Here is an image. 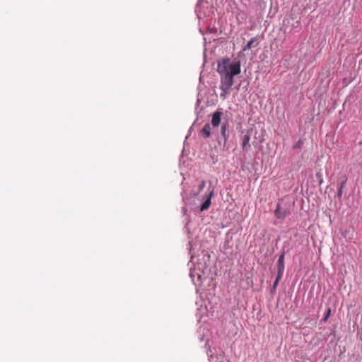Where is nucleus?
I'll use <instances>...</instances> for the list:
<instances>
[{
    "label": "nucleus",
    "mask_w": 362,
    "mask_h": 362,
    "mask_svg": "<svg viewBox=\"0 0 362 362\" xmlns=\"http://www.w3.org/2000/svg\"><path fill=\"white\" fill-rule=\"evenodd\" d=\"M257 45H258V42H257L256 37H252L247 43V45L243 48V51L249 50L251 48L256 47Z\"/></svg>",
    "instance_id": "0eeeda50"
},
{
    "label": "nucleus",
    "mask_w": 362,
    "mask_h": 362,
    "mask_svg": "<svg viewBox=\"0 0 362 362\" xmlns=\"http://www.w3.org/2000/svg\"><path fill=\"white\" fill-rule=\"evenodd\" d=\"M291 214L289 206L286 204L279 202L274 211V215L278 219H284Z\"/></svg>",
    "instance_id": "f03ea898"
},
{
    "label": "nucleus",
    "mask_w": 362,
    "mask_h": 362,
    "mask_svg": "<svg viewBox=\"0 0 362 362\" xmlns=\"http://www.w3.org/2000/svg\"><path fill=\"white\" fill-rule=\"evenodd\" d=\"M204 186H205V182L203 180V181H202L201 185L199 186V190L201 191L204 187Z\"/></svg>",
    "instance_id": "4468645a"
},
{
    "label": "nucleus",
    "mask_w": 362,
    "mask_h": 362,
    "mask_svg": "<svg viewBox=\"0 0 362 362\" xmlns=\"http://www.w3.org/2000/svg\"><path fill=\"white\" fill-rule=\"evenodd\" d=\"M214 194V190H211L209 194V196L207 197V199L204 201V202L202 204L201 207H200V211H205V210H207L210 205H211V197Z\"/></svg>",
    "instance_id": "20e7f679"
},
{
    "label": "nucleus",
    "mask_w": 362,
    "mask_h": 362,
    "mask_svg": "<svg viewBox=\"0 0 362 362\" xmlns=\"http://www.w3.org/2000/svg\"><path fill=\"white\" fill-rule=\"evenodd\" d=\"M331 315V309L330 308H328L327 312H326V314H325V316L324 317V318L322 320L323 322H326L328 320V318Z\"/></svg>",
    "instance_id": "f8f14e48"
},
{
    "label": "nucleus",
    "mask_w": 362,
    "mask_h": 362,
    "mask_svg": "<svg viewBox=\"0 0 362 362\" xmlns=\"http://www.w3.org/2000/svg\"><path fill=\"white\" fill-rule=\"evenodd\" d=\"M284 271V252H283L278 259V273L283 274Z\"/></svg>",
    "instance_id": "39448f33"
},
{
    "label": "nucleus",
    "mask_w": 362,
    "mask_h": 362,
    "mask_svg": "<svg viewBox=\"0 0 362 362\" xmlns=\"http://www.w3.org/2000/svg\"><path fill=\"white\" fill-rule=\"evenodd\" d=\"M283 274H279V273L277 274V276L276 278V280L274 283L273 287L275 288L277 285L279 284V281L281 280Z\"/></svg>",
    "instance_id": "9b49d317"
},
{
    "label": "nucleus",
    "mask_w": 362,
    "mask_h": 362,
    "mask_svg": "<svg viewBox=\"0 0 362 362\" xmlns=\"http://www.w3.org/2000/svg\"><path fill=\"white\" fill-rule=\"evenodd\" d=\"M241 71L240 61L231 62L226 58L220 60L217 65V72L221 77L220 89L224 93H228L234 83L233 77Z\"/></svg>",
    "instance_id": "f257e3e1"
},
{
    "label": "nucleus",
    "mask_w": 362,
    "mask_h": 362,
    "mask_svg": "<svg viewBox=\"0 0 362 362\" xmlns=\"http://www.w3.org/2000/svg\"><path fill=\"white\" fill-rule=\"evenodd\" d=\"M211 125L207 123L206 124L201 130V134L204 138H208L211 135Z\"/></svg>",
    "instance_id": "423d86ee"
},
{
    "label": "nucleus",
    "mask_w": 362,
    "mask_h": 362,
    "mask_svg": "<svg viewBox=\"0 0 362 362\" xmlns=\"http://www.w3.org/2000/svg\"><path fill=\"white\" fill-rule=\"evenodd\" d=\"M346 180H344V182H342L340 185V187L338 189V192H337V196L339 198H341V196H342V194H343V189H344V187L346 185Z\"/></svg>",
    "instance_id": "9d476101"
},
{
    "label": "nucleus",
    "mask_w": 362,
    "mask_h": 362,
    "mask_svg": "<svg viewBox=\"0 0 362 362\" xmlns=\"http://www.w3.org/2000/svg\"><path fill=\"white\" fill-rule=\"evenodd\" d=\"M226 124H223L221 127V135L224 140V144L227 141L228 139V134L226 133Z\"/></svg>",
    "instance_id": "1a4fd4ad"
},
{
    "label": "nucleus",
    "mask_w": 362,
    "mask_h": 362,
    "mask_svg": "<svg viewBox=\"0 0 362 362\" xmlns=\"http://www.w3.org/2000/svg\"><path fill=\"white\" fill-rule=\"evenodd\" d=\"M250 140V134H245L243 138V143H242V148L243 149H245L247 147H248V148L250 147V145L249 144Z\"/></svg>",
    "instance_id": "6e6552de"
},
{
    "label": "nucleus",
    "mask_w": 362,
    "mask_h": 362,
    "mask_svg": "<svg viewBox=\"0 0 362 362\" xmlns=\"http://www.w3.org/2000/svg\"><path fill=\"white\" fill-rule=\"evenodd\" d=\"M223 112L217 110L212 115L211 125L214 127H218L221 122V116Z\"/></svg>",
    "instance_id": "7ed1b4c3"
},
{
    "label": "nucleus",
    "mask_w": 362,
    "mask_h": 362,
    "mask_svg": "<svg viewBox=\"0 0 362 362\" xmlns=\"http://www.w3.org/2000/svg\"><path fill=\"white\" fill-rule=\"evenodd\" d=\"M301 145H302V141L301 140L298 141V142L293 146V149H297V148H300L301 146Z\"/></svg>",
    "instance_id": "ddd939ff"
}]
</instances>
